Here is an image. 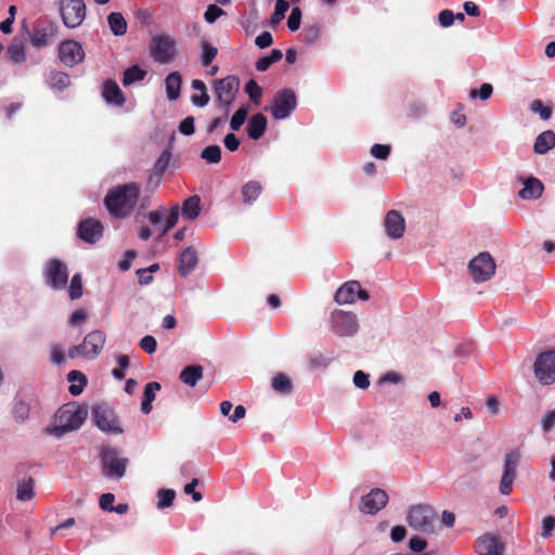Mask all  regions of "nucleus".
<instances>
[{
	"instance_id": "36",
	"label": "nucleus",
	"mask_w": 555,
	"mask_h": 555,
	"mask_svg": "<svg viewBox=\"0 0 555 555\" xmlns=\"http://www.w3.org/2000/svg\"><path fill=\"white\" fill-rule=\"evenodd\" d=\"M49 87L56 91H63L70 83V77L63 72H51L47 78Z\"/></svg>"
},
{
	"instance_id": "30",
	"label": "nucleus",
	"mask_w": 555,
	"mask_h": 555,
	"mask_svg": "<svg viewBox=\"0 0 555 555\" xmlns=\"http://www.w3.org/2000/svg\"><path fill=\"white\" fill-rule=\"evenodd\" d=\"M191 88L194 92H199L191 95L192 104L196 107H205L210 101L205 83L199 79H194L191 82Z\"/></svg>"
},
{
	"instance_id": "34",
	"label": "nucleus",
	"mask_w": 555,
	"mask_h": 555,
	"mask_svg": "<svg viewBox=\"0 0 555 555\" xmlns=\"http://www.w3.org/2000/svg\"><path fill=\"white\" fill-rule=\"evenodd\" d=\"M160 390V384L157 382L147 383L143 391L141 411L149 414L152 411V402L155 400L156 392Z\"/></svg>"
},
{
	"instance_id": "43",
	"label": "nucleus",
	"mask_w": 555,
	"mask_h": 555,
	"mask_svg": "<svg viewBox=\"0 0 555 555\" xmlns=\"http://www.w3.org/2000/svg\"><path fill=\"white\" fill-rule=\"evenodd\" d=\"M145 75V70L140 68L138 65H133L125 70L122 83L124 86H130L135 81L143 80Z\"/></svg>"
},
{
	"instance_id": "15",
	"label": "nucleus",
	"mask_w": 555,
	"mask_h": 555,
	"mask_svg": "<svg viewBox=\"0 0 555 555\" xmlns=\"http://www.w3.org/2000/svg\"><path fill=\"white\" fill-rule=\"evenodd\" d=\"M409 526L417 531H430L434 524L433 511L424 505L410 507L406 516Z\"/></svg>"
},
{
	"instance_id": "20",
	"label": "nucleus",
	"mask_w": 555,
	"mask_h": 555,
	"mask_svg": "<svg viewBox=\"0 0 555 555\" xmlns=\"http://www.w3.org/2000/svg\"><path fill=\"white\" fill-rule=\"evenodd\" d=\"M59 56L64 65L73 67L82 62L85 51L78 41L65 40L59 46Z\"/></svg>"
},
{
	"instance_id": "3",
	"label": "nucleus",
	"mask_w": 555,
	"mask_h": 555,
	"mask_svg": "<svg viewBox=\"0 0 555 555\" xmlns=\"http://www.w3.org/2000/svg\"><path fill=\"white\" fill-rule=\"evenodd\" d=\"M105 333L96 330L86 335L83 341L77 346H73L68 350V358H83L87 360L95 359L102 351L105 344Z\"/></svg>"
},
{
	"instance_id": "17",
	"label": "nucleus",
	"mask_w": 555,
	"mask_h": 555,
	"mask_svg": "<svg viewBox=\"0 0 555 555\" xmlns=\"http://www.w3.org/2000/svg\"><path fill=\"white\" fill-rule=\"evenodd\" d=\"M47 284L53 289H63L68 281V271L65 263L57 259H51L44 267Z\"/></svg>"
},
{
	"instance_id": "46",
	"label": "nucleus",
	"mask_w": 555,
	"mask_h": 555,
	"mask_svg": "<svg viewBox=\"0 0 555 555\" xmlns=\"http://www.w3.org/2000/svg\"><path fill=\"white\" fill-rule=\"evenodd\" d=\"M202 56L201 61L203 66H208L214 59L216 57L218 50L216 47L211 46L208 41L201 42Z\"/></svg>"
},
{
	"instance_id": "24",
	"label": "nucleus",
	"mask_w": 555,
	"mask_h": 555,
	"mask_svg": "<svg viewBox=\"0 0 555 555\" xmlns=\"http://www.w3.org/2000/svg\"><path fill=\"white\" fill-rule=\"evenodd\" d=\"M56 25L52 22L46 25L37 26L30 36V43L36 49H41L50 43V40L55 37Z\"/></svg>"
},
{
	"instance_id": "37",
	"label": "nucleus",
	"mask_w": 555,
	"mask_h": 555,
	"mask_svg": "<svg viewBox=\"0 0 555 555\" xmlns=\"http://www.w3.org/2000/svg\"><path fill=\"white\" fill-rule=\"evenodd\" d=\"M170 162V153L168 151H164L158 157L154 172L150 176V182L155 181V184L158 185L162 179L163 173L166 171Z\"/></svg>"
},
{
	"instance_id": "59",
	"label": "nucleus",
	"mask_w": 555,
	"mask_h": 555,
	"mask_svg": "<svg viewBox=\"0 0 555 555\" xmlns=\"http://www.w3.org/2000/svg\"><path fill=\"white\" fill-rule=\"evenodd\" d=\"M194 117L189 116L183 119L179 125V131L184 135H192L195 131L194 128Z\"/></svg>"
},
{
	"instance_id": "16",
	"label": "nucleus",
	"mask_w": 555,
	"mask_h": 555,
	"mask_svg": "<svg viewBox=\"0 0 555 555\" xmlns=\"http://www.w3.org/2000/svg\"><path fill=\"white\" fill-rule=\"evenodd\" d=\"M334 299L338 305H350L357 299L366 301L370 299V295L358 281H349L336 291Z\"/></svg>"
},
{
	"instance_id": "54",
	"label": "nucleus",
	"mask_w": 555,
	"mask_h": 555,
	"mask_svg": "<svg viewBox=\"0 0 555 555\" xmlns=\"http://www.w3.org/2000/svg\"><path fill=\"white\" fill-rule=\"evenodd\" d=\"M301 10L299 7H294L287 20V27L291 31H296L300 27Z\"/></svg>"
},
{
	"instance_id": "29",
	"label": "nucleus",
	"mask_w": 555,
	"mask_h": 555,
	"mask_svg": "<svg viewBox=\"0 0 555 555\" xmlns=\"http://www.w3.org/2000/svg\"><path fill=\"white\" fill-rule=\"evenodd\" d=\"M267 128V117L261 114H255L248 121L247 125V134L253 140L260 139Z\"/></svg>"
},
{
	"instance_id": "33",
	"label": "nucleus",
	"mask_w": 555,
	"mask_h": 555,
	"mask_svg": "<svg viewBox=\"0 0 555 555\" xmlns=\"http://www.w3.org/2000/svg\"><path fill=\"white\" fill-rule=\"evenodd\" d=\"M262 192V185L258 181H248L242 186L241 193L246 205L254 204Z\"/></svg>"
},
{
	"instance_id": "6",
	"label": "nucleus",
	"mask_w": 555,
	"mask_h": 555,
	"mask_svg": "<svg viewBox=\"0 0 555 555\" xmlns=\"http://www.w3.org/2000/svg\"><path fill=\"white\" fill-rule=\"evenodd\" d=\"M150 54L157 63H170L177 55L176 40L168 35L154 36L150 42Z\"/></svg>"
},
{
	"instance_id": "31",
	"label": "nucleus",
	"mask_w": 555,
	"mask_h": 555,
	"mask_svg": "<svg viewBox=\"0 0 555 555\" xmlns=\"http://www.w3.org/2000/svg\"><path fill=\"white\" fill-rule=\"evenodd\" d=\"M181 75L178 72L170 73L165 79L166 93L169 101H176L180 96Z\"/></svg>"
},
{
	"instance_id": "19",
	"label": "nucleus",
	"mask_w": 555,
	"mask_h": 555,
	"mask_svg": "<svg viewBox=\"0 0 555 555\" xmlns=\"http://www.w3.org/2000/svg\"><path fill=\"white\" fill-rule=\"evenodd\" d=\"M387 492L383 489L374 488L362 496L360 511L364 514L375 515L387 505Z\"/></svg>"
},
{
	"instance_id": "44",
	"label": "nucleus",
	"mask_w": 555,
	"mask_h": 555,
	"mask_svg": "<svg viewBox=\"0 0 555 555\" xmlns=\"http://www.w3.org/2000/svg\"><path fill=\"white\" fill-rule=\"evenodd\" d=\"M249 113L247 105H242L232 116L230 120V128L232 131H238L245 122Z\"/></svg>"
},
{
	"instance_id": "32",
	"label": "nucleus",
	"mask_w": 555,
	"mask_h": 555,
	"mask_svg": "<svg viewBox=\"0 0 555 555\" xmlns=\"http://www.w3.org/2000/svg\"><path fill=\"white\" fill-rule=\"evenodd\" d=\"M201 209V198L197 195H193L183 202L181 214L188 220H195L199 216Z\"/></svg>"
},
{
	"instance_id": "14",
	"label": "nucleus",
	"mask_w": 555,
	"mask_h": 555,
	"mask_svg": "<svg viewBox=\"0 0 555 555\" xmlns=\"http://www.w3.org/2000/svg\"><path fill=\"white\" fill-rule=\"evenodd\" d=\"M37 397L31 391H22L15 398L12 415L15 422L24 424L30 418L31 411L37 405Z\"/></svg>"
},
{
	"instance_id": "57",
	"label": "nucleus",
	"mask_w": 555,
	"mask_h": 555,
	"mask_svg": "<svg viewBox=\"0 0 555 555\" xmlns=\"http://www.w3.org/2000/svg\"><path fill=\"white\" fill-rule=\"evenodd\" d=\"M353 384L360 389H367L370 386V376L363 371H357L353 375Z\"/></svg>"
},
{
	"instance_id": "39",
	"label": "nucleus",
	"mask_w": 555,
	"mask_h": 555,
	"mask_svg": "<svg viewBox=\"0 0 555 555\" xmlns=\"http://www.w3.org/2000/svg\"><path fill=\"white\" fill-rule=\"evenodd\" d=\"M107 22L115 36H122L127 31V22L121 13L113 12L108 15Z\"/></svg>"
},
{
	"instance_id": "18",
	"label": "nucleus",
	"mask_w": 555,
	"mask_h": 555,
	"mask_svg": "<svg viewBox=\"0 0 555 555\" xmlns=\"http://www.w3.org/2000/svg\"><path fill=\"white\" fill-rule=\"evenodd\" d=\"M537 378L544 385L555 380V351L542 352L534 362Z\"/></svg>"
},
{
	"instance_id": "11",
	"label": "nucleus",
	"mask_w": 555,
	"mask_h": 555,
	"mask_svg": "<svg viewBox=\"0 0 555 555\" xmlns=\"http://www.w3.org/2000/svg\"><path fill=\"white\" fill-rule=\"evenodd\" d=\"M520 462L519 450H512L504 456L503 474L500 481V493L508 495L513 490V483L517 475V467Z\"/></svg>"
},
{
	"instance_id": "51",
	"label": "nucleus",
	"mask_w": 555,
	"mask_h": 555,
	"mask_svg": "<svg viewBox=\"0 0 555 555\" xmlns=\"http://www.w3.org/2000/svg\"><path fill=\"white\" fill-rule=\"evenodd\" d=\"M68 293H69L70 299H73V300L78 299L82 296V281H81V275L79 273H76L72 278Z\"/></svg>"
},
{
	"instance_id": "12",
	"label": "nucleus",
	"mask_w": 555,
	"mask_h": 555,
	"mask_svg": "<svg viewBox=\"0 0 555 555\" xmlns=\"http://www.w3.org/2000/svg\"><path fill=\"white\" fill-rule=\"evenodd\" d=\"M180 207L178 204L171 205L168 209L162 207L160 209L147 214L149 221L160 229L162 234H166L178 222Z\"/></svg>"
},
{
	"instance_id": "25",
	"label": "nucleus",
	"mask_w": 555,
	"mask_h": 555,
	"mask_svg": "<svg viewBox=\"0 0 555 555\" xmlns=\"http://www.w3.org/2000/svg\"><path fill=\"white\" fill-rule=\"evenodd\" d=\"M524 188L518 192L520 198L525 201L538 199L542 196L544 185L535 177H528L522 180Z\"/></svg>"
},
{
	"instance_id": "4",
	"label": "nucleus",
	"mask_w": 555,
	"mask_h": 555,
	"mask_svg": "<svg viewBox=\"0 0 555 555\" xmlns=\"http://www.w3.org/2000/svg\"><path fill=\"white\" fill-rule=\"evenodd\" d=\"M328 323L331 332L338 337L354 336L360 328L357 314L340 309H336L331 313Z\"/></svg>"
},
{
	"instance_id": "21",
	"label": "nucleus",
	"mask_w": 555,
	"mask_h": 555,
	"mask_svg": "<svg viewBox=\"0 0 555 555\" xmlns=\"http://www.w3.org/2000/svg\"><path fill=\"white\" fill-rule=\"evenodd\" d=\"M384 228L389 238L399 240L405 233V219L399 210H389L384 219Z\"/></svg>"
},
{
	"instance_id": "1",
	"label": "nucleus",
	"mask_w": 555,
	"mask_h": 555,
	"mask_svg": "<svg viewBox=\"0 0 555 555\" xmlns=\"http://www.w3.org/2000/svg\"><path fill=\"white\" fill-rule=\"evenodd\" d=\"M140 197V188L130 182L109 190L104 197V205L109 215L125 219L134 210Z\"/></svg>"
},
{
	"instance_id": "58",
	"label": "nucleus",
	"mask_w": 555,
	"mask_h": 555,
	"mask_svg": "<svg viewBox=\"0 0 555 555\" xmlns=\"http://www.w3.org/2000/svg\"><path fill=\"white\" fill-rule=\"evenodd\" d=\"M140 347L145 352L152 354L156 351L157 348L156 339L151 335H146L140 340Z\"/></svg>"
},
{
	"instance_id": "40",
	"label": "nucleus",
	"mask_w": 555,
	"mask_h": 555,
	"mask_svg": "<svg viewBox=\"0 0 555 555\" xmlns=\"http://www.w3.org/2000/svg\"><path fill=\"white\" fill-rule=\"evenodd\" d=\"M271 386L275 392L281 395H288L293 389L289 377L283 373H279L272 378Z\"/></svg>"
},
{
	"instance_id": "53",
	"label": "nucleus",
	"mask_w": 555,
	"mask_h": 555,
	"mask_svg": "<svg viewBox=\"0 0 555 555\" xmlns=\"http://www.w3.org/2000/svg\"><path fill=\"white\" fill-rule=\"evenodd\" d=\"M531 112L539 114L541 119L547 120L551 118L552 109L551 107L544 106L542 101L534 100L530 104Z\"/></svg>"
},
{
	"instance_id": "10",
	"label": "nucleus",
	"mask_w": 555,
	"mask_h": 555,
	"mask_svg": "<svg viewBox=\"0 0 555 555\" xmlns=\"http://www.w3.org/2000/svg\"><path fill=\"white\" fill-rule=\"evenodd\" d=\"M60 11L63 23L68 28L78 27L86 17L83 0H61Z\"/></svg>"
},
{
	"instance_id": "9",
	"label": "nucleus",
	"mask_w": 555,
	"mask_h": 555,
	"mask_svg": "<svg viewBox=\"0 0 555 555\" xmlns=\"http://www.w3.org/2000/svg\"><path fill=\"white\" fill-rule=\"evenodd\" d=\"M297 106V96L292 89H283L279 91L270 108V113L274 119L281 120L287 118Z\"/></svg>"
},
{
	"instance_id": "62",
	"label": "nucleus",
	"mask_w": 555,
	"mask_h": 555,
	"mask_svg": "<svg viewBox=\"0 0 555 555\" xmlns=\"http://www.w3.org/2000/svg\"><path fill=\"white\" fill-rule=\"evenodd\" d=\"M273 42L272 35L269 31H263L259 36L256 37L255 43L260 49H266L270 47Z\"/></svg>"
},
{
	"instance_id": "26",
	"label": "nucleus",
	"mask_w": 555,
	"mask_h": 555,
	"mask_svg": "<svg viewBox=\"0 0 555 555\" xmlns=\"http://www.w3.org/2000/svg\"><path fill=\"white\" fill-rule=\"evenodd\" d=\"M198 256L194 247H186L179 257V273L182 276H188L197 266Z\"/></svg>"
},
{
	"instance_id": "60",
	"label": "nucleus",
	"mask_w": 555,
	"mask_h": 555,
	"mask_svg": "<svg viewBox=\"0 0 555 555\" xmlns=\"http://www.w3.org/2000/svg\"><path fill=\"white\" fill-rule=\"evenodd\" d=\"M541 426L544 433H548L555 427V409L543 416Z\"/></svg>"
},
{
	"instance_id": "48",
	"label": "nucleus",
	"mask_w": 555,
	"mask_h": 555,
	"mask_svg": "<svg viewBox=\"0 0 555 555\" xmlns=\"http://www.w3.org/2000/svg\"><path fill=\"white\" fill-rule=\"evenodd\" d=\"M176 498V492L170 489H163L157 492V507L166 508L169 507Z\"/></svg>"
},
{
	"instance_id": "5",
	"label": "nucleus",
	"mask_w": 555,
	"mask_h": 555,
	"mask_svg": "<svg viewBox=\"0 0 555 555\" xmlns=\"http://www.w3.org/2000/svg\"><path fill=\"white\" fill-rule=\"evenodd\" d=\"M103 476L109 479H120L125 476L129 460L119 456L118 450L112 447H103L100 453Z\"/></svg>"
},
{
	"instance_id": "47",
	"label": "nucleus",
	"mask_w": 555,
	"mask_h": 555,
	"mask_svg": "<svg viewBox=\"0 0 555 555\" xmlns=\"http://www.w3.org/2000/svg\"><path fill=\"white\" fill-rule=\"evenodd\" d=\"M302 37L308 44L317 42L321 37V26L319 24L306 26L302 29Z\"/></svg>"
},
{
	"instance_id": "2",
	"label": "nucleus",
	"mask_w": 555,
	"mask_h": 555,
	"mask_svg": "<svg viewBox=\"0 0 555 555\" xmlns=\"http://www.w3.org/2000/svg\"><path fill=\"white\" fill-rule=\"evenodd\" d=\"M88 416V409L76 402L62 405L54 415V421L49 433L57 438L64 434L77 430Z\"/></svg>"
},
{
	"instance_id": "7",
	"label": "nucleus",
	"mask_w": 555,
	"mask_h": 555,
	"mask_svg": "<svg viewBox=\"0 0 555 555\" xmlns=\"http://www.w3.org/2000/svg\"><path fill=\"white\" fill-rule=\"evenodd\" d=\"M218 105L229 113V106L234 102L240 90V79L236 76H227L217 79L214 83Z\"/></svg>"
},
{
	"instance_id": "49",
	"label": "nucleus",
	"mask_w": 555,
	"mask_h": 555,
	"mask_svg": "<svg viewBox=\"0 0 555 555\" xmlns=\"http://www.w3.org/2000/svg\"><path fill=\"white\" fill-rule=\"evenodd\" d=\"M288 9L289 3L286 0H276L274 12L271 15V23L279 24L285 17V13Z\"/></svg>"
},
{
	"instance_id": "52",
	"label": "nucleus",
	"mask_w": 555,
	"mask_h": 555,
	"mask_svg": "<svg viewBox=\"0 0 555 555\" xmlns=\"http://www.w3.org/2000/svg\"><path fill=\"white\" fill-rule=\"evenodd\" d=\"M492 93H493L492 85H490L488 82H485V83L481 85L479 90L472 89L470 92H469V96L472 99L479 98L482 101H486V100L491 98Z\"/></svg>"
},
{
	"instance_id": "8",
	"label": "nucleus",
	"mask_w": 555,
	"mask_h": 555,
	"mask_svg": "<svg viewBox=\"0 0 555 555\" xmlns=\"http://www.w3.org/2000/svg\"><path fill=\"white\" fill-rule=\"evenodd\" d=\"M468 272L476 283L490 280L495 273V263L488 253H480L468 263Z\"/></svg>"
},
{
	"instance_id": "27",
	"label": "nucleus",
	"mask_w": 555,
	"mask_h": 555,
	"mask_svg": "<svg viewBox=\"0 0 555 555\" xmlns=\"http://www.w3.org/2000/svg\"><path fill=\"white\" fill-rule=\"evenodd\" d=\"M102 95L107 104L121 106L125 103V96L118 85L112 80H107L103 85Z\"/></svg>"
},
{
	"instance_id": "56",
	"label": "nucleus",
	"mask_w": 555,
	"mask_h": 555,
	"mask_svg": "<svg viewBox=\"0 0 555 555\" xmlns=\"http://www.w3.org/2000/svg\"><path fill=\"white\" fill-rule=\"evenodd\" d=\"M390 154V146L385 144H374L371 147V155L377 159H386Z\"/></svg>"
},
{
	"instance_id": "28",
	"label": "nucleus",
	"mask_w": 555,
	"mask_h": 555,
	"mask_svg": "<svg viewBox=\"0 0 555 555\" xmlns=\"http://www.w3.org/2000/svg\"><path fill=\"white\" fill-rule=\"evenodd\" d=\"M555 147V132L545 130L540 133L534 142L533 151L535 154L543 155Z\"/></svg>"
},
{
	"instance_id": "13",
	"label": "nucleus",
	"mask_w": 555,
	"mask_h": 555,
	"mask_svg": "<svg viewBox=\"0 0 555 555\" xmlns=\"http://www.w3.org/2000/svg\"><path fill=\"white\" fill-rule=\"evenodd\" d=\"M94 423L99 429L107 434H121L114 411L105 403L96 404L92 410Z\"/></svg>"
},
{
	"instance_id": "45",
	"label": "nucleus",
	"mask_w": 555,
	"mask_h": 555,
	"mask_svg": "<svg viewBox=\"0 0 555 555\" xmlns=\"http://www.w3.org/2000/svg\"><path fill=\"white\" fill-rule=\"evenodd\" d=\"M201 157L209 164H218L221 160V149L219 145L206 146L202 151Z\"/></svg>"
},
{
	"instance_id": "55",
	"label": "nucleus",
	"mask_w": 555,
	"mask_h": 555,
	"mask_svg": "<svg viewBox=\"0 0 555 555\" xmlns=\"http://www.w3.org/2000/svg\"><path fill=\"white\" fill-rule=\"evenodd\" d=\"M223 14L224 11L220 9L218 5L210 4L204 14V18L207 23L212 24Z\"/></svg>"
},
{
	"instance_id": "22",
	"label": "nucleus",
	"mask_w": 555,
	"mask_h": 555,
	"mask_svg": "<svg viewBox=\"0 0 555 555\" xmlns=\"http://www.w3.org/2000/svg\"><path fill=\"white\" fill-rule=\"evenodd\" d=\"M475 548L479 555H503L505 546L498 535L488 532L476 540Z\"/></svg>"
},
{
	"instance_id": "64",
	"label": "nucleus",
	"mask_w": 555,
	"mask_h": 555,
	"mask_svg": "<svg viewBox=\"0 0 555 555\" xmlns=\"http://www.w3.org/2000/svg\"><path fill=\"white\" fill-rule=\"evenodd\" d=\"M51 361L54 364L61 365L65 362V353L63 351V348L59 345L52 346L51 349Z\"/></svg>"
},
{
	"instance_id": "35",
	"label": "nucleus",
	"mask_w": 555,
	"mask_h": 555,
	"mask_svg": "<svg viewBox=\"0 0 555 555\" xmlns=\"http://www.w3.org/2000/svg\"><path fill=\"white\" fill-rule=\"evenodd\" d=\"M203 377V367L201 365H188L180 373L182 383L190 387H194Z\"/></svg>"
},
{
	"instance_id": "42",
	"label": "nucleus",
	"mask_w": 555,
	"mask_h": 555,
	"mask_svg": "<svg viewBox=\"0 0 555 555\" xmlns=\"http://www.w3.org/2000/svg\"><path fill=\"white\" fill-rule=\"evenodd\" d=\"M9 60L14 64H22L26 60L25 48L21 41H13L8 48Z\"/></svg>"
},
{
	"instance_id": "63",
	"label": "nucleus",
	"mask_w": 555,
	"mask_h": 555,
	"mask_svg": "<svg viewBox=\"0 0 555 555\" xmlns=\"http://www.w3.org/2000/svg\"><path fill=\"white\" fill-rule=\"evenodd\" d=\"M115 495L113 493H104L100 496V507L107 512H113Z\"/></svg>"
},
{
	"instance_id": "61",
	"label": "nucleus",
	"mask_w": 555,
	"mask_h": 555,
	"mask_svg": "<svg viewBox=\"0 0 555 555\" xmlns=\"http://www.w3.org/2000/svg\"><path fill=\"white\" fill-rule=\"evenodd\" d=\"M555 528V517L553 516H546L542 520V532L541 537L547 538L552 534L553 530Z\"/></svg>"
},
{
	"instance_id": "38",
	"label": "nucleus",
	"mask_w": 555,
	"mask_h": 555,
	"mask_svg": "<svg viewBox=\"0 0 555 555\" xmlns=\"http://www.w3.org/2000/svg\"><path fill=\"white\" fill-rule=\"evenodd\" d=\"M68 380L72 383L68 391L73 396L80 395L87 385L86 376L79 371H70L68 374Z\"/></svg>"
},
{
	"instance_id": "50",
	"label": "nucleus",
	"mask_w": 555,
	"mask_h": 555,
	"mask_svg": "<svg viewBox=\"0 0 555 555\" xmlns=\"http://www.w3.org/2000/svg\"><path fill=\"white\" fill-rule=\"evenodd\" d=\"M245 92L248 94L249 99L255 103L259 104L262 95V89L259 87V85L254 80L250 79L245 85Z\"/></svg>"
},
{
	"instance_id": "23",
	"label": "nucleus",
	"mask_w": 555,
	"mask_h": 555,
	"mask_svg": "<svg viewBox=\"0 0 555 555\" xmlns=\"http://www.w3.org/2000/svg\"><path fill=\"white\" fill-rule=\"evenodd\" d=\"M103 230V224L99 220L88 218L80 221L77 229V234L83 242L94 244L102 237Z\"/></svg>"
},
{
	"instance_id": "41",
	"label": "nucleus",
	"mask_w": 555,
	"mask_h": 555,
	"mask_svg": "<svg viewBox=\"0 0 555 555\" xmlns=\"http://www.w3.org/2000/svg\"><path fill=\"white\" fill-rule=\"evenodd\" d=\"M34 480L33 478L23 479L17 483L16 498L20 501H29L34 496Z\"/></svg>"
}]
</instances>
